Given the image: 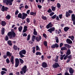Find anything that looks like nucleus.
Returning a JSON list of instances; mask_svg holds the SVG:
<instances>
[{"mask_svg": "<svg viewBox=\"0 0 75 75\" xmlns=\"http://www.w3.org/2000/svg\"><path fill=\"white\" fill-rule=\"evenodd\" d=\"M42 67L44 68H45L47 67V64L45 62H43L42 64Z\"/></svg>", "mask_w": 75, "mask_h": 75, "instance_id": "14", "label": "nucleus"}, {"mask_svg": "<svg viewBox=\"0 0 75 75\" xmlns=\"http://www.w3.org/2000/svg\"><path fill=\"white\" fill-rule=\"evenodd\" d=\"M12 54L11 53H10V52L8 51L6 52V55H4L3 57H4V58L6 59L7 57H11L10 58V62H11L12 64H13V65L14 64V57L13 56H11Z\"/></svg>", "mask_w": 75, "mask_h": 75, "instance_id": "1", "label": "nucleus"}, {"mask_svg": "<svg viewBox=\"0 0 75 75\" xmlns=\"http://www.w3.org/2000/svg\"><path fill=\"white\" fill-rule=\"evenodd\" d=\"M13 48L14 50H15V51H17V49H18V47H17V46L14 45L13 46Z\"/></svg>", "mask_w": 75, "mask_h": 75, "instance_id": "29", "label": "nucleus"}, {"mask_svg": "<svg viewBox=\"0 0 75 75\" xmlns=\"http://www.w3.org/2000/svg\"><path fill=\"white\" fill-rule=\"evenodd\" d=\"M57 8H61V4H60L59 3H58L57 4Z\"/></svg>", "mask_w": 75, "mask_h": 75, "instance_id": "38", "label": "nucleus"}, {"mask_svg": "<svg viewBox=\"0 0 75 75\" xmlns=\"http://www.w3.org/2000/svg\"><path fill=\"white\" fill-rule=\"evenodd\" d=\"M58 47H59V45L57 43H55L51 46V48L52 49L55 48H58Z\"/></svg>", "mask_w": 75, "mask_h": 75, "instance_id": "9", "label": "nucleus"}, {"mask_svg": "<svg viewBox=\"0 0 75 75\" xmlns=\"http://www.w3.org/2000/svg\"><path fill=\"white\" fill-rule=\"evenodd\" d=\"M35 39L37 42H39V41H40V40H41L42 37L41 35H39V37H37L36 36L33 35V38H32V41L33 42H34Z\"/></svg>", "mask_w": 75, "mask_h": 75, "instance_id": "2", "label": "nucleus"}, {"mask_svg": "<svg viewBox=\"0 0 75 75\" xmlns=\"http://www.w3.org/2000/svg\"><path fill=\"white\" fill-rule=\"evenodd\" d=\"M52 67L54 69H56V68H57L58 67H60V66L58 64V63H55L54 64L52 65Z\"/></svg>", "mask_w": 75, "mask_h": 75, "instance_id": "8", "label": "nucleus"}, {"mask_svg": "<svg viewBox=\"0 0 75 75\" xmlns=\"http://www.w3.org/2000/svg\"><path fill=\"white\" fill-rule=\"evenodd\" d=\"M52 11H55V9L56 8L54 6H52Z\"/></svg>", "mask_w": 75, "mask_h": 75, "instance_id": "36", "label": "nucleus"}, {"mask_svg": "<svg viewBox=\"0 0 75 75\" xmlns=\"http://www.w3.org/2000/svg\"><path fill=\"white\" fill-rule=\"evenodd\" d=\"M53 26V25L52 24L51 22H50L46 26V28L47 29L50 28H52V27Z\"/></svg>", "mask_w": 75, "mask_h": 75, "instance_id": "11", "label": "nucleus"}, {"mask_svg": "<svg viewBox=\"0 0 75 75\" xmlns=\"http://www.w3.org/2000/svg\"><path fill=\"white\" fill-rule=\"evenodd\" d=\"M68 55H66L64 58V60H65L68 58Z\"/></svg>", "mask_w": 75, "mask_h": 75, "instance_id": "50", "label": "nucleus"}, {"mask_svg": "<svg viewBox=\"0 0 75 75\" xmlns=\"http://www.w3.org/2000/svg\"><path fill=\"white\" fill-rule=\"evenodd\" d=\"M64 46L67 48L68 49H69L71 48V46L68 44H64Z\"/></svg>", "mask_w": 75, "mask_h": 75, "instance_id": "15", "label": "nucleus"}, {"mask_svg": "<svg viewBox=\"0 0 75 75\" xmlns=\"http://www.w3.org/2000/svg\"><path fill=\"white\" fill-rule=\"evenodd\" d=\"M71 57H72V55H71L67 56V58L69 59H71Z\"/></svg>", "mask_w": 75, "mask_h": 75, "instance_id": "48", "label": "nucleus"}, {"mask_svg": "<svg viewBox=\"0 0 75 75\" xmlns=\"http://www.w3.org/2000/svg\"><path fill=\"white\" fill-rule=\"evenodd\" d=\"M47 11L49 13H50L52 12V10H51V8H49Z\"/></svg>", "mask_w": 75, "mask_h": 75, "instance_id": "45", "label": "nucleus"}, {"mask_svg": "<svg viewBox=\"0 0 75 75\" xmlns=\"http://www.w3.org/2000/svg\"><path fill=\"white\" fill-rule=\"evenodd\" d=\"M6 73V71H2L1 72V74H2V75H4V74Z\"/></svg>", "mask_w": 75, "mask_h": 75, "instance_id": "41", "label": "nucleus"}, {"mask_svg": "<svg viewBox=\"0 0 75 75\" xmlns=\"http://www.w3.org/2000/svg\"><path fill=\"white\" fill-rule=\"evenodd\" d=\"M71 20L73 21H74L75 20V15L74 14H72L71 16Z\"/></svg>", "mask_w": 75, "mask_h": 75, "instance_id": "18", "label": "nucleus"}, {"mask_svg": "<svg viewBox=\"0 0 75 75\" xmlns=\"http://www.w3.org/2000/svg\"><path fill=\"white\" fill-rule=\"evenodd\" d=\"M2 70L3 71H7V69L6 68H2Z\"/></svg>", "mask_w": 75, "mask_h": 75, "instance_id": "53", "label": "nucleus"}, {"mask_svg": "<svg viewBox=\"0 0 75 75\" xmlns=\"http://www.w3.org/2000/svg\"><path fill=\"white\" fill-rule=\"evenodd\" d=\"M66 41L67 44H72V41L69 39H67Z\"/></svg>", "mask_w": 75, "mask_h": 75, "instance_id": "16", "label": "nucleus"}, {"mask_svg": "<svg viewBox=\"0 0 75 75\" xmlns=\"http://www.w3.org/2000/svg\"><path fill=\"white\" fill-rule=\"evenodd\" d=\"M20 64V61L18 58L15 59V67L17 68L18 67Z\"/></svg>", "mask_w": 75, "mask_h": 75, "instance_id": "7", "label": "nucleus"}, {"mask_svg": "<svg viewBox=\"0 0 75 75\" xmlns=\"http://www.w3.org/2000/svg\"><path fill=\"white\" fill-rule=\"evenodd\" d=\"M30 10H28L26 12V13H27V14H28L29 15V14H30Z\"/></svg>", "mask_w": 75, "mask_h": 75, "instance_id": "56", "label": "nucleus"}, {"mask_svg": "<svg viewBox=\"0 0 75 75\" xmlns=\"http://www.w3.org/2000/svg\"><path fill=\"white\" fill-rule=\"evenodd\" d=\"M19 59L20 61V62L21 64H24V61L21 58H19Z\"/></svg>", "mask_w": 75, "mask_h": 75, "instance_id": "31", "label": "nucleus"}, {"mask_svg": "<svg viewBox=\"0 0 75 75\" xmlns=\"http://www.w3.org/2000/svg\"><path fill=\"white\" fill-rule=\"evenodd\" d=\"M64 75H70V74L68 72H66L64 73Z\"/></svg>", "mask_w": 75, "mask_h": 75, "instance_id": "61", "label": "nucleus"}, {"mask_svg": "<svg viewBox=\"0 0 75 75\" xmlns=\"http://www.w3.org/2000/svg\"><path fill=\"white\" fill-rule=\"evenodd\" d=\"M27 31V29H23V33H25L26 31Z\"/></svg>", "mask_w": 75, "mask_h": 75, "instance_id": "58", "label": "nucleus"}, {"mask_svg": "<svg viewBox=\"0 0 75 75\" xmlns=\"http://www.w3.org/2000/svg\"><path fill=\"white\" fill-rule=\"evenodd\" d=\"M61 50L62 51H64L65 50H67V49L65 47H63L61 48Z\"/></svg>", "mask_w": 75, "mask_h": 75, "instance_id": "26", "label": "nucleus"}, {"mask_svg": "<svg viewBox=\"0 0 75 75\" xmlns=\"http://www.w3.org/2000/svg\"><path fill=\"white\" fill-rule=\"evenodd\" d=\"M25 54H26V51L25 50H21L19 52V54L20 56H21V58H23V57H25V56L23 55H23H25Z\"/></svg>", "mask_w": 75, "mask_h": 75, "instance_id": "4", "label": "nucleus"}, {"mask_svg": "<svg viewBox=\"0 0 75 75\" xmlns=\"http://www.w3.org/2000/svg\"><path fill=\"white\" fill-rule=\"evenodd\" d=\"M26 21L27 23H29L30 21V19L28 18H27L26 19Z\"/></svg>", "mask_w": 75, "mask_h": 75, "instance_id": "63", "label": "nucleus"}, {"mask_svg": "<svg viewBox=\"0 0 75 75\" xmlns=\"http://www.w3.org/2000/svg\"><path fill=\"white\" fill-rule=\"evenodd\" d=\"M18 18H22V14L21 13H20L18 15Z\"/></svg>", "mask_w": 75, "mask_h": 75, "instance_id": "30", "label": "nucleus"}, {"mask_svg": "<svg viewBox=\"0 0 75 75\" xmlns=\"http://www.w3.org/2000/svg\"><path fill=\"white\" fill-rule=\"evenodd\" d=\"M43 44L45 47H47V42L46 41H44L43 42Z\"/></svg>", "mask_w": 75, "mask_h": 75, "instance_id": "33", "label": "nucleus"}, {"mask_svg": "<svg viewBox=\"0 0 75 75\" xmlns=\"http://www.w3.org/2000/svg\"><path fill=\"white\" fill-rule=\"evenodd\" d=\"M71 54V50H70V49H68L67 50V52L66 53V54L68 56V55H69Z\"/></svg>", "mask_w": 75, "mask_h": 75, "instance_id": "20", "label": "nucleus"}, {"mask_svg": "<svg viewBox=\"0 0 75 75\" xmlns=\"http://www.w3.org/2000/svg\"><path fill=\"white\" fill-rule=\"evenodd\" d=\"M30 40V35L29 34L27 36V38L26 40L27 41H29Z\"/></svg>", "mask_w": 75, "mask_h": 75, "instance_id": "35", "label": "nucleus"}, {"mask_svg": "<svg viewBox=\"0 0 75 75\" xmlns=\"http://www.w3.org/2000/svg\"><path fill=\"white\" fill-rule=\"evenodd\" d=\"M36 51H38L39 50H40V48H39V46L38 45H36Z\"/></svg>", "mask_w": 75, "mask_h": 75, "instance_id": "46", "label": "nucleus"}, {"mask_svg": "<svg viewBox=\"0 0 75 75\" xmlns=\"http://www.w3.org/2000/svg\"><path fill=\"white\" fill-rule=\"evenodd\" d=\"M6 62L7 63V64H9L10 63V60L8 59L7 58L6 60Z\"/></svg>", "mask_w": 75, "mask_h": 75, "instance_id": "43", "label": "nucleus"}, {"mask_svg": "<svg viewBox=\"0 0 75 75\" xmlns=\"http://www.w3.org/2000/svg\"><path fill=\"white\" fill-rule=\"evenodd\" d=\"M33 34L34 35H35V36L37 35V32L36 31L35 29H34L33 30Z\"/></svg>", "mask_w": 75, "mask_h": 75, "instance_id": "22", "label": "nucleus"}, {"mask_svg": "<svg viewBox=\"0 0 75 75\" xmlns=\"http://www.w3.org/2000/svg\"><path fill=\"white\" fill-rule=\"evenodd\" d=\"M7 43L8 45H10V46H11L13 45V44L11 42V40H8L7 42Z\"/></svg>", "mask_w": 75, "mask_h": 75, "instance_id": "25", "label": "nucleus"}, {"mask_svg": "<svg viewBox=\"0 0 75 75\" xmlns=\"http://www.w3.org/2000/svg\"><path fill=\"white\" fill-rule=\"evenodd\" d=\"M74 36H72L71 40L72 41H74Z\"/></svg>", "mask_w": 75, "mask_h": 75, "instance_id": "62", "label": "nucleus"}, {"mask_svg": "<svg viewBox=\"0 0 75 75\" xmlns=\"http://www.w3.org/2000/svg\"><path fill=\"white\" fill-rule=\"evenodd\" d=\"M43 37L45 38H47V35L45 34V33H43Z\"/></svg>", "mask_w": 75, "mask_h": 75, "instance_id": "42", "label": "nucleus"}, {"mask_svg": "<svg viewBox=\"0 0 75 75\" xmlns=\"http://www.w3.org/2000/svg\"><path fill=\"white\" fill-rule=\"evenodd\" d=\"M58 56H57L56 58V59H55V62H58Z\"/></svg>", "mask_w": 75, "mask_h": 75, "instance_id": "39", "label": "nucleus"}, {"mask_svg": "<svg viewBox=\"0 0 75 75\" xmlns=\"http://www.w3.org/2000/svg\"><path fill=\"white\" fill-rule=\"evenodd\" d=\"M27 68V67L26 65H25L21 69L22 71L20 72L21 74L22 75L23 74H25ZM23 72L24 73H23Z\"/></svg>", "mask_w": 75, "mask_h": 75, "instance_id": "6", "label": "nucleus"}, {"mask_svg": "<svg viewBox=\"0 0 75 75\" xmlns=\"http://www.w3.org/2000/svg\"><path fill=\"white\" fill-rule=\"evenodd\" d=\"M38 8H39L40 9V8H42V6L40 5H38Z\"/></svg>", "mask_w": 75, "mask_h": 75, "instance_id": "59", "label": "nucleus"}, {"mask_svg": "<svg viewBox=\"0 0 75 75\" xmlns=\"http://www.w3.org/2000/svg\"><path fill=\"white\" fill-rule=\"evenodd\" d=\"M54 12H51V13L50 14V16H52V15H53L54 14Z\"/></svg>", "mask_w": 75, "mask_h": 75, "instance_id": "54", "label": "nucleus"}, {"mask_svg": "<svg viewBox=\"0 0 75 75\" xmlns=\"http://www.w3.org/2000/svg\"><path fill=\"white\" fill-rule=\"evenodd\" d=\"M27 34L26 33H24L23 34V37H27Z\"/></svg>", "mask_w": 75, "mask_h": 75, "instance_id": "55", "label": "nucleus"}, {"mask_svg": "<svg viewBox=\"0 0 75 75\" xmlns=\"http://www.w3.org/2000/svg\"><path fill=\"white\" fill-rule=\"evenodd\" d=\"M1 24L2 26H6V22L5 21H2Z\"/></svg>", "mask_w": 75, "mask_h": 75, "instance_id": "19", "label": "nucleus"}, {"mask_svg": "<svg viewBox=\"0 0 75 75\" xmlns=\"http://www.w3.org/2000/svg\"><path fill=\"white\" fill-rule=\"evenodd\" d=\"M18 13H19V12L18 11V10L17 9L16 10L15 13V15H17Z\"/></svg>", "mask_w": 75, "mask_h": 75, "instance_id": "47", "label": "nucleus"}, {"mask_svg": "<svg viewBox=\"0 0 75 75\" xmlns=\"http://www.w3.org/2000/svg\"><path fill=\"white\" fill-rule=\"evenodd\" d=\"M5 41H8V37L7 35H6L5 38Z\"/></svg>", "mask_w": 75, "mask_h": 75, "instance_id": "40", "label": "nucleus"}, {"mask_svg": "<svg viewBox=\"0 0 75 75\" xmlns=\"http://www.w3.org/2000/svg\"><path fill=\"white\" fill-rule=\"evenodd\" d=\"M23 30V27L21 26H20L18 28V30L19 32H21Z\"/></svg>", "mask_w": 75, "mask_h": 75, "instance_id": "27", "label": "nucleus"}, {"mask_svg": "<svg viewBox=\"0 0 75 75\" xmlns=\"http://www.w3.org/2000/svg\"><path fill=\"white\" fill-rule=\"evenodd\" d=\"M69 13L70 14H72V13H73V11H71V10H69L68 11Z\"/></svg>", "mask_w": 75, "mask_h": 75, "instance_id": "52", "label": "nucleus"}, {"mask_svg": "<svg viewBox=\"0 0 75 75\" xmlns=\"http://www.w3.org/2000/svg\"><path fill=\"white\" fill-rule=\"evenodd\" d=\"M71 3H75V0H71Z\"/></svg>", "mask_w": 75, "mask_h": 75, "instance_id": "64", "label": "nucleus"}, {"mask_svg": "<svg viewBox=\"0 0 75 75\" xmlns=\"http://www.w3.org/2000/svg\"><path fill=\"white\" fill-rule=\"evenodd\" d=\"M56 20H57V21H59V17L58 16H57L56 18Z\"/></svg>", "mask_w": 75, "mask_h": 75, "instance_id": "60", "label": "nucleus"}, {"mask_svg": "<svg viewBox=\"0 0 75 75\" xmlns=\"http://www.w3.org/2000/svg\"><path fill=\"white\" fill-rule=\"evenodd\" d=\"M23 17H22V20H24L26 18V17L28 16V15L27 13H22Z\"/></svg>", "mask_w": 75, "mask_h": 75, "instance_id": "13", "label": "nucleus"}, {"mask_svg": "<svg viewBox=\"0 0 75 75\" xmlns=\"http://www.w3.org/2000/svg\"><path fill=\"white\" fill-rule=\"evenodd\" d=\"M6 19H8V20H10V18H11V16H10V15H8L7 16H6Z\"/></svg>", "mask_w": 75, "mask_h": 75, "instance_id": "32", "label": "nucleus"}, {"mask_svg": "<svg viewBox=\"0 0 75 75\" xmlns=\"http://www.w3.org/2000/svg\"><path fill=\"white\" fill-rule=\"evenodd\" d=\"M69 28L68 27H65L64 28V30L65 32H67L68 30H69Z\"/></svg>", "mask_w": 75, "mask_h": 75, "instance_id": "23", "label": "nucleus"}, {"mask_svg": "<svg viewBox=\"0 0 75 75\" xmlns=\"http://www.w3.org/2000/svg\"><path fill=\"white\" fill-rule=\"evenodd\" d=\"M55 28L52 27V28H50L47 31H48V32H50V33H52V32H54V31H55Z\"/></svg>", "mask_w": 75, "mask_h": 75, "instance_id": "12", "label": "nucleus"}, {"mask_svg": "<svg viewBox=\"0 0 75 75\" xmlns=\"http://www.w3.org/2000/svg\"><path fill=\"white\" fill-rule=\"evenodd\" d=\"M62 16H63V15L62 14H59V17L60 19H62Z\"/></svg>", "mask_w": 75, "mask_h": 75, "instance_id": "49", "label": "nucleus"}, {"mask_svg": "<svg viewBox=\"0 0 75 75\" xmlns=\"http://www.w3.org/2000/svg\"><path fill=\"white\" fill-rule=\"evenodd\" d=\"M7 35L10 38H12L13 37L14 38V37H16V34L14 31H13L12 32H8Z\"/></svg>", "mask_w": 75, "mask_h": 75, "instance_id": "3", "label": "nucleus"}, {"mask_svg": "<svg viewBox=\"0 0 75 75\" xmlns=\"http://www.w3.org/2000/svg\"><path fill=\"white\" fill-rule=\"evenodd\" d=\"M55 40H56V42L57 43H58V42H59V38H58V37L57 36H55Z\"/></svg>", "mask_w": 75, "mask_h": 75, "instance_id": "28", "label": "nucleus"}, {"mask_svg": "<svg viewBox=\"0 0 75 75\" xmlns=\"http://www.w3.org/2000/svg\"><path fill=\"white\" fill-rule=\"evenodd\" d=\"M69 72L70 74H72L74 72V70L71 67L69 69Z\"/></svg>", "mask_w": 75, "mask_h": 75, "instance_id": "17", "label": "nucleus"}, {"mask_svg": "<svg viewBox=\"0 0 75 75\" xmlns=\"http://www.w3.org/2000/svg\"><path fill=\"white\" fill-rule=\"evenodd\" d=\"M42 18L43 20H47V17L43 16L42 17Z\"/></svg>", "mask_w": 75, "mask_h": 75, "instance_id": "44", "label": "nucleus"}, {"mask_svg": "<svg viewBox=\"0 0 75 75\" xmlns=\"http://www.w3.org/2000/svg\"><path fill=\"white\" fill-rule=\"evenodd\" d=\"M38 1H39V2L41 3V0H36V3H38Z\"/></svg>", "mask_w": 75, "mask_h": 75, "instance_id": "57", "label": "nucleus"}, {"mask_svg": "<svg viewBox=\"0 0 75 75\" xmlns=\"http://www.w3.org/2000/svg\"><path fill=\"white\" fill-rule=\"evenodd\" d=\"M56 17H57V15L56 14H55L53 15V16H51V18L52 19H55Z\"/></svg>", "mask_w": 75, "mask_h": 75, "instance_id": "37", "label": "nucleus"}, {"mask_svg": "<svg viewBox=\"0 0 75 75\" xmlns=\"http://www.w3.org/2000/svg\"><path fill=\"white\" fill-rule=\"evenodd\" d=\"M64 45V44H63V43H61L60 44V45H59V47L60 48L62 47V46H63V45Z\"/></svg>", "mask_w": 75, "mask_h": 75, "instance_id": "51", "label": "nucleus"}, {"mask_svg": "<svg viewBox=\"0 0 75 75\" xmlns=\"http://www.w3.org/2000/svg\"><path fill=\"white\" fill-rule=\"evenodd\" d=\"M14 0H3V1L4 3H5L6 1V5H9V6H11L12 4V2Z\"/></svg>", "mask_w": 75, "mask_h": 75, "instance_id": "5", "label": "nucleus"}, {"mask_svg": "<svg viewBox=\"0 0 75 75\" xmlns=\"http://www.w3.org/2000/svg\"><path fill=\"white\" fill-rule=\"evenodd\" d=\"M65 16L66 17H69V16H71V14H70L67 11L66 12Z\"/></svg>", "mask_w": 75, "mask_h": 75, "instance_id": "24", "label": "nucleus"}, {"mask_svg": "<svg viewBox=\"0 0 75 75\" xmlns=\"http://www.w3.org/2000/svg\"><path fill=\"white\" fill-rule=\"evenodd\" d=\"M8 7H5L4 6H3L2 7L1 11H6L7 10H8Z\"/></svg>", "mask_w": 75, "mask_h": 75, "instance_id": "10", "label": "nucleus"}, {"mask_svg": "<svg viewBox=\"0 0 75 75\" xmlns=\"http://www.w3.org/2000/svg\"><path fill=\"white\" fill-rule=\"evenodd\" d=\"M36 55H41V53L39 52H37L36 53Z\"/></svg>", "mask_w": 75, "mask_h": 75, "instance_id": "34", "label": "nucleus"}, {"mask_svg": "<svg viewBox=\"0 0 75 75\" xmlns=\"http://www.w3.org/2000/svg\"><path fill=\"white\" fill-rule=\"evenodd\" d=\"M5 28H2L1 29V34L2 35H4V33H5Z\"/></svg>", "mask_w": 75, "mask_h": 75, "instance_id": "21", "label": "nucleus"}]
</instances>
